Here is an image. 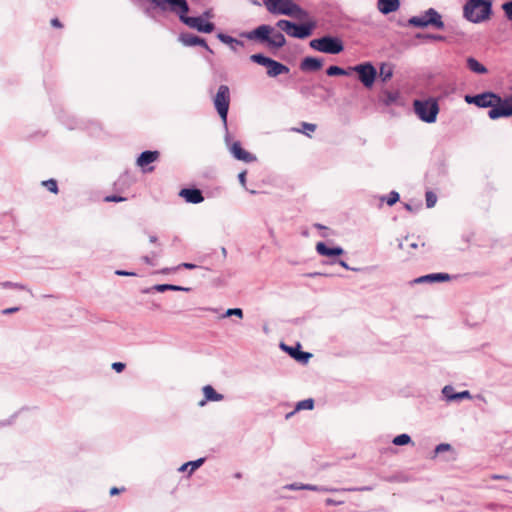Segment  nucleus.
<instances>
[{"label":"nucleus","mask_w":512,"mask_h":512,"mask_svg":"<svg viewBox=\"0 0 512 512\" xmlns=\"http://www.w3.org/2000/svg\"><path fill=\"white\" fill-rule=\"evenodd\" d=\"M241 37L266 43L273 49L282 48L286 44L285 36L281 32H274V28L266 24L260 25L252 31L241 33Z\"/></svg>","instance_id":"1"},{"label":"nucleus","mask_w":512,"mask_h":512,"mask_svg":"<svg viewBox=\"0 0 512 512\" xmlns=\"http://www.w3.org/2000/svg\"><path fill=\"white\" fill-rule=\"evenodd\" d=\"M283 489L285 490H312V491H331L337 494V497L335 498H327L325 501L328 505H338L344 503V495L347 492L350 491H365V490H371L372 487H360V488H342V489H332L326 486H320V485H311V484H303L299 482H292L290 484H287L283 486Z\"/></svg>","instance_id":"2"},{"label":"nucleus","mask_w":512,"mask_h":512,"mask_svg":"<svg viewBox=\"0 0 512 512\" xmlns=\"http://www.w3.org/2000/svg\"><path fill=\"white\" fill-rule=\"evenodd\" d=\"M263 5L273 15H286L299 19L307 16V12L292 0H263Z\"/></svg>","instance_id":"3"},{"label":"nucleus","mask_w":512,"mask_h":512,"mask_svg":"<svg viewBox=\"0 0 512 512\" xmlns=\"http://www.w3.org/2000/svg\"><path fill=\"white\" fill-rule=\"evenodd\" d=\"M407 24L408 26L422 29L433 27L438 30H443L445 28L442 15L434 8H429L420 15L410 17Z\"/></svg>","instance_id":"4"},{"label":"nucleus","mask_w":512,"mask_h":512,"mask_svg":"<svg viewBox=\"0 0 512 512\" xmlns=\"http://www.w3.org/2000/svg\"><path fill=\"white\" fill-rule=\"evenodd\" d=\"M464 17L473 23L487 19L491 13L489 0H468L463 8Z\"/></svg>","instance_id":"5"},{"label":"nucleus","mask_w":512,"mask_h":512,"mask_svg":"<svg viewBox=\"0 0 512 512\" xmlns=\"http://www.w3.org/2000/svg\"><path fill=\"white\" fill-rule=\"evenodd\" d=\"M309 46L313 50L326 54H339L344 50L343 41L339 37L331 35L312 39Z\"/></svg>","instance_id":"6"},{"label":"nucleus","mask_w":512,"mask_h":512,"mask_svg":"<svg viewBox=\"0 0 512 512\" xmlns=\"http://www.w3.org/2000/svg\"><path fill=\"white\" fill-rule=\"evenodd\" d=\"M414 112L420 120L426 123H434L439 113V105L435 99L415 100Z\"/></svg>","instance_id":"7"},{"label":"nucleus","mask_w":512,"mask_h":512,"mask_svg":"<svg viewBox=\"0 0 512 512\" xmlns=\"http://www.w3.org/2000/svg\"><path fill=\"white\" fill-rule=\"evenodd\" d=\"M250 60L254 63L265 66L267 68V75L269 77H277L281 74H287L289 72V67L286 65L260 53L251 55Z\"/></svg>","instance_id":"8"},{"label":"nucleus","mask_w":512,"mask_h":512,"mask_svg":"<svg viewBox=\"0 0 512 512\" xmlns=\"http://www.w3.org/2000/svg\"><path fill=\"white\" fill-rule=\"evenodd\" d=\"M214 106L227 129V115L230 104V89L227 85H220L213 99Z\"/></svg>","instance_id":"9"},{"label":"nucleus","mask_w":512,"mask_h":512,"mask_svg":"<svg viewBox=\"0 0 512 512\" xmlns=\"http://www.w3.org/2000/svg\"><path fill=\"white\" fill-rule=\"evenodd\" d=\"M464 100L468 104H474L479 108H491L502 102V98L493 92H483L477 95H465Z\"/></svg>","instance_id":"10"},{"label":"nucleus","mask_w":512,"mask_h":512,"mask_svg":"<svg viewBox=\"0 0 512 512\" xmlns=\"http://www.w3.org/2000/svg\"><path fill=\"white\" fill-rule=\"evenodd\" d=\"M225 144L228 151L235 159L245 163H252L257 160V157L254 154L242 148L239 141H232L228 132L225 135Z\"/></svg>","instance_id":"11"},{"label":"nucleus","mask_w":512,"mask_h":512,"mask_svg":"<svg viewBox=\"0 0 512 512\" xmlns=\"http://www.w3.org/2000/svg\"><path fill=\"white\" fill-rule=\"evenodd\" d=\"M349 70L358 74L360 82L367 88L372 87L377 76V70L370 62H364L353 67Z\"/></svg>","instance_id":"12"},{"label":"nucleus","mask_w":512,"mask_h":512,"mask_svg":"<svg viewBox=\"0 0 512 512\" xmlns=\"http://www.w3.org/2000/svg\"><path fill=\"white\" fill-rule=\"evenodd\" d=\"M488 116L492 120L512 116V96H508L504 100L502 99V102L499 104L492 106Z\"/></svg>","instance_id":"13"},{"label":"nucleus","mask_w":512,"mask_h":512,"mask_svg":"<svg viewBox=\"0 0 512 512\" xmlns=\"http://www.w3.org/2000/svg\"><path fill=\"white\" fill-rule=\"evenodd\" d=\"M178 40L183 46H201L204 49H206L210 54L214 53V51L209 47L204 38L194 35L192 33H181L178 37Z\"/></svg>","instance_id":"14"},{"label":"nucleus","mask_w":512,"mask_h":512,"mask_svg":"<svg viewBox=\"0 0 512 512\" xmlns=\"http://www.w3.org/2000/svg\"><path fill=\"white\" fill-rule=\"evenodd\" d=\"M315 28V22L309 21L305 23H293L292 32L290 33V37L297 39H305L309 37Z\"/></svg>","instance_id":"15"},{"label":"nucleus","mask_w":512,"mask_h":512,"mask_svg":"<svg viewBox=\"0 0 512 512\" xmlns=\"http://www.w3.org/2000/svg\"><path fill=\"white\" fill-rule=\"evenodd\" d=\"M442 394L447 402L461 401L464 399H472V395L468 390L455 392L451 385H446L442 389Z\"/></svg>","instance_id":"16"},{"label":"nucleus","mask_w":512,"mask_h":512,"mask_svg":"<svg viewBox=\"0 0 512 512\" xmlns=\"http://www.w3.org/2000/svg\"><path fill=\"white\" fill-rule=\"evenodd\" d=\"M451 279L448 273H431L420 276L411 281V284H431L436 282H446Z\"/></svg>","instance_id":"17"},{"label":"nucleus","mask_w":512,"mask_h":512,"mask_svg":"<svg viewBox=\"0 0 512 512\" xmlns=\"http://www.w3.org/2000/svg\"><path fill=\"white\" fill-rule=\"evenodd\" d=\"M179 196L184 198L187 203L199 204L204 201L202 191L197 188H184L179 192Z\"/></svg>","instance_id":"18"},{"label":"nucleus","mask_w":512,"mask_h":512,"mask_svg":"<svg viewBox=\"0 0 512 512\" xmlns=\"http://www.w3.org/2000/svg\"><path fill=\"white\" fill-rule=\"evenodd\" d=\"M281 348L287 351L292 358L300 363H307L312 357L311 353L300 350V344H297L296 347H290L282 343Z\"/></svg>","instance_id":"19"},{"label":"nucleus","mask_w":512,"mask_h":512,"mask_svg":"<svg viewBox=\"0 0 512 512\" xmlns=\"http://www.w3.org/2000/svg\"><path fill=\"white\" fill-rule=\"evenodd\" d=\"M204 399L199 402V406L203 407L208 401L219 402L224 399V395L215 391L211 385H206L202 389Z\"/></svg>","instance_id":"20"},{"label":"nucleus","mask_w":512,"mask_h":512,"mask_svg":"<svg viewBox=\"0 0 512 512\" xmlns=\"http://www.w3.org/2000/svg\"><path fill=\"white\" fill-rule=\"evenodd\" d=\"M316 251L321 256L334 257L340 256L344 253V250L340 246L329 248L324 242H318L316 244Z\"/></svg>","instance_id":"21"},{"label":"nucleus","mask_w":512,"mask_h":512,"mask_svg":"<svg viewBox=\"0 0 512 512\" xmlns=\"http://www.w3.org/2000/svg\"><path fill=\"white\" fill-rule=\"evenodd\" d=\"M322 66L323 61L315 57H305L300 63V68L303 71H317Z\"/></svg>","instance_id":"22"},{"label":"nucleus","mask_w":512,"mask_h":512,"mask_svg":"<svg viewBox=\"0 0 512 512\" xmlns=\"http://www.w3.org/2000/svg\"><path fill=\"white\" fill-rule=\"evenodd\" d=\"M399 6V0H378L377 3L378 10L384 15L395 12Z\"/></svg>","instance_id":"23"},{"label":"nucleus","mask_w":512,"mask_h":512,"mask_svg":"<svg viewBox=\"0 0 512 512\" xmlns=\"http://www.w3.org/2000/svg\"><path fill=\"white\" fill-rule=\"evenodd\" d=\"M158 157H159L158 151H149V150L144 151L139 155V157L137 159V165L144 168L148 164L156 161Z\"/></svg>","instance_id":"24"},{"label":"nucleus","mask_w":512,"mask_h":512,"mask_svg":"<svg viewBox=\"0 0 512 512\" xmlns=\"http://www.w3.org/2000/svg\"><path fill=\"white\" fill-rule=\"evenodd\" d=\"M466 65L469 70L477 74H485L487 69L484 65H482L477 59L474 57H468L466 59Z\"/></svg>","instance_id":"25"},{"label":"nucleus","mask_w":512,"mask_h":512,"mask_svg":"<svg viewBox=\"0 0 512 512\" xmlns=\"http://www.w3.org/2000/svg\"><path fill=\"white\" fill-rule=\"evenodd\" d=\"M205 459L204 458H199L197 460H194V461H189L187 463H184L183 465H181L179 468H178V471L180 472H186L188 471V476H190L192 474V472L196 469H198L200 466H202V464L204 463Z\"/></svg>","instance_id":"26"},{"label":"nucleus","mask_w":512,"mask_h":512,"mask_svg":"<svg viewBox=\"0 0 512 512\" xmlns=\"http://www.w3.org/2000/svg\"><path fill=\"white\" fill-rule=\"evenodd\" d=\"M152 289L157 292H165V291L189 292L191 290V288H189V287H183V286H178V285H173V284H157V285L153 286Z\"/></svg>","instance_id":"27"},{"label":"nucleus","mask_w":512,"mask_h":512,"mask_svg":"<svg viewBox=\"0 0 512 512\" xmlns=\"http://www.w3.org/2000/svg\"><path fill=\"white\" fill-rule=\"evenodd\" d=\"M393 76V66L389 63H382L379 68V77L383 82L389 81Z\"/></svg>","instance_id":"28"},{"label":"nucleus","mask_w":512,"mask_h":512,"mask_svg":"<svg viewBox=\"0 0 512 512\" xmlns=\"http://www.w3.org/2000/svg\"><path fill=\"white\" fill-rule=\"evenodd\" d=\"M217 38L219 39V41H221L224 44H228V45L237 44L240 46L244 45V43L242 41L237 40L236 38H233L232 36H229V35L221 33V32L217 34Z\"/></svg>","instance_id":"29"},{"label":"nucleus","mask_w":512,"mask_h":512,"mask_svg":"<svg viewBox=\"0 0 512 512\" xmlns=\"http://www.w3.org/2000/svg\"><path fill=\"white\" fill-rule=\"evenodd\" d=\"M293 23L294 22L292 21L281 19L277 21L276 27L279 28L281 31L285 32L288 36H290V33L292 32L293 28Z\"/></svg>","instance_id":"30"},{"label":"nucleus","mask_w":512,"mask_h":512,"mask_svg":"<svg viewBox=\"0 0 512 512\" xmlns=\"http://www.w3.org/2000/svg\"><path fill=\"white\" fill-rule=\"evenodd\" d=\"M326 74L331 77L332 76H344V75H348L349 71L345 70L339 66L332 65L327 68Z\"/></svg>","instance_id":"31"},{"label":"nucleus","mask_w":512,"mask_h":512,"mask_svg":"<svg viewBox=\"0 0 512 512\" xmlns=\"http://www.w3.org/2000/svg\"><path fill=\"white\" fill-rule=\"evenodd\" d=\"M412 442L411 437L408 434H400L393 438L392 443L396 446H404Z\"/></svg>","instance_id":"32"},{"label":"nucleus","mask_w":512,"mask_h":512,"mask_svg":"<svg viewBox=\"0 0 512 512\" xmlns=\"http://www.w3.org/2000/svg\"><path fill=\"white\" fill-rule=\"evenodd\" d=\"M313 407H314V400L309 398V399L299 401L295 406V411L312 410Z\"/></svg>","instance_id":"33"},{"label":"nucleus","mask_w":512,"mask_h":512,"mask_svg":"<svg viewBox=\"0 0 512 512\" xmlns=\"http://www.w3.org/2000/svg\"><path fill=\"white\" fill-rule=\"evenodd\" d=\"M302 129H294L297 132L303 133L307 136H310V133L314 132L317 128L316 124L302 122L301 123Z\"/></svg>","instance_id":"34"},{"label":"nucleus","mask_w":512,"mask_h":512,"mask_svg":"<svg viewBox=\"0 0 512 512\" xmlns=\"http://www.w3.org/2000/svg\"><path fill=\"white\" fill-rule=\"evenodd\" d=\"M42 185L46 187L50 192L57 194L58 193V185L57 181L54 179L45 180L42 182Z\"/></svg>","instance_id":"35"},{"label":"nucleus","mask_w":512,"mask_h":512,"mask_svg":"<svg viewBox=\"0 0 512 512\" xmlns=\"http://www.w3.org/2000/svg\"><path fill=\"white\" fill-rule=\"evenodd\" d=\"M425 198H426V206L428 208H432L435 206V204L437 202V196L434 192L427 191L425 194Z\"/></svg>","instance_id":"36"},{"label":"nucleus","mask_w":512,"mask_h":512,"mask_svg":"<svg viewBox=\"0 0 512 512\" xmlns=\"http://www.w3.org/2000/svg\"><path fill=\"white\" fill-rule=\"evenodd\" d=\"M236 316L238 318H243V311L240 308H229L226 310V312L223 314L222 317H231Z\"/></svg>","instance_id":"37"},{"label":"nucleus","mask_w":512,"mask_h":512,"mask_svg":"<svg viewBox=\"0 0 512 512\" xmlns=\"http://www.w3.org/2000/svg\"><path fill=\"white\" fill-rule=\"evenodd\" d=\"M0 286L3 288H13V289H21V290L26 289V287L24 285L19 284V283L10 282V281L1 282Z\"/></svg>","instance_id":"38"},{"label":"nucleus","mask_w":512,"mask_h":512,"mask_svg":"<svg viewBox=\"0 0 512 512\" xmlns=\"http://www.w3.org/2000/svg\"><path fill=\"white\" fill-rule=\"evenodd\" d=\"M417 38H422V39L431 40V41H443L445 39L443 36L438 35V34H425V35L418 34Z\"/></svg>","instance_id":"39"},{"label":"nucleus","mask_w":512,"mask_h":512,"mask_svg":"<svg viewBox=\"0 0 512 512\" xmlns=\"http://www.w3.org/2000/svg\"><path fill=\"white\" fill-rule=\"evenodd\" d=\"M399 193L396 191H392L389 193V195L386 198V203L389 206L394 205L399 200Z\"/></svg>","instance_id":"40"},{"label":"nucleus","mask_w":512,"mask_h":512,"mask_svg":"<svg viewBox=\"0 0 512 512\" xmlns=\"http://www.w3.org/2000/svg\"><path fill=\"white\" fill-rule=\"evenodd\" d=\"M157 257H158V254L155 252H152L151 255L143 256L142 260L147 265L155 266L156 265L155 258H157Z\"/></svg>","instance_id":"41"},{"label":"nucleus","mask_w":512,"mask_h":512,"mask_svg":"<svg viewBox=\"0 0 512 512\" xmlns=\"http://www.w3.org/2000/svg\"><path fill=\"white\" fill-rule=\"evenodd\" d=\"M398 99V94L394 92L387 91L385 92V103L390 105Z\"/></svg>","instance_id":"42"},{"label":"nucleus","mask_w":512,"mask_h":512,"mask_svg":"<svg viewBox=\"0 0 512 512\" xmlns=\"http://www.w3.org/2000/svg\"><path fill=\"white\" fill-rule=\"evenodd\" d=\"M504 12H505V15L506 17L509 19V20H512V0H509L507 2H505L502 6Z\"/></svg>","instance_id":"43"},{"label":"nucleus","mask_w":512,"mask_h":512,"mask_svg":"<svg viewBox=\"0 0 512 512\" xmlns=\"http://www.w3.org/2000/svg\"><path fill=\"white\" fill-rule=\"evenodd\" d=\"M215 29V24L213 22L206 21L204 25H202L201 30L199 32L201 33H211Z\"/></svg>","instance_id":"44"},{"label":"nucleus","mask_w":512,"mask_h":512,"mask_svg":"<svg viewBox=\"0 0 512 512\" xmlns=\"http://www.w3.org/2000/svg\"><path fill=\"white\" fill-rule=\"evenodd\" d=\"M452 447L450 444H447V443H441L439 445L436 446L435 448V454H440L442 452H445V451H449L451 450Z\"/></svg>","instance_id":"45"},{"label":"nucleus","mask_w":512,"mask_h":512,"mask_svg":"<svg viewBox=\"0 0 512 512\" xmlns=\"http://www.w3.org/2000/svg\"><path fill=\"white\" fill-rule=\"evenodd\" d=\"M126 198L117 195H109L104 198L105 202H123Z\"/></svg>","instance_id":"46"},{"label":"nucleus","mask_w":512,"mask_h":512,"mask_svg":"<svg viewBox=\"0 0 512 512\" xmlns=\"http://www.w3.org/2000/svg\"><path fill=\"white\" fill-rule=\"evenodd\" d=\"M15 418H16V414L12 415L8 419L0 420V429L12 425L14 420H15Z\"/></svg>","instance_id":"47"},{"label":"nucleus","mask_w":512,"mask_h":512,"mask_svg":"<svg viewBox=\"0 0 512 512\" xmlns=\"http://www.w3.org/2000/svg\"><path fill=\"white\" fill-rule=\"evenodd\" d=\"M112 369L115 370L117 373H120L125 369V364L122 362H114L112 364Z\"/></svg>","instance_id":"48"},{"label":"nucleus","mask_w":512,"mask_h":512,"mask_svg":"<svg viewBox=\"0 0 512 512\" xmlns=\"http://www.w3.org/2000/svg\"><path fill=\"white\" fill-rule=\"evenodd\" d=\"M178 268H185V269H188V270H193L195 268H197V265L193 264V263H188V262H184L182 264H180Z\"/></svg>","instance_id":"49"},{"label":"nucleus","mask_w":512,"mask_h":512,"mask_svg":"<svg viewBox=\"0 0 512 512\" xmlns=\"http://www.w3.org/2000/svg\"><path fill=\"white\" fill-rule=\"evenodd\" d=\"M115 274L118 276H136V273L126 270H116Z\"/></svg>","instance_id":"50"},{"label":"nucleus","mask_w":512,"mask_h":512,"mask_svg":"<svg viewBox=\"0 0 512 512\" xmlns=\"http://www.w3.org/2000/svg\"><path fill=\"white\" fill-rule=\"evenodd\" d=\"M238 180L243 187L246 186V171H242L238 174Z\"/></svg>","instance_id":"51"},{"label":"nucleus","mask_w":512,"mask_h":512,"mask_svg":"<svg viewBox=\"0 0 512 512\" xmlns=\"http://www.w3.org/2000/svg\"><path fill=\"white\" fill-rule=\"evenodd\" d=\"M340 266H342L346 270H352V271H359V268H352L350 267L344 260H338L337 261Z\"/></svg>","instance_id":"52"},{"label":"nucleus","mask_w":512,"mask_h":512,"mask_svg":"<svg viewBox=\"0 0 512 512\" xmlns=\"http://www.w3.org/2000/svg\"><path fill=\"white\" fill-rule=\"evenodd\" d=\"M125 491V488L124 487H121V488H118V487H112L109 491V494L111 496H114V495H117L121 492Z\"/></svg>","instance_id":"53"},{"label":"nucleus","mask_w":512,"mask_h":512,"mask_svg":"<svg viewBox=\"0 0 512 512\" xmlns=\"http://www.w3.org/2000/svg\"><path fill=\"white\" fill-rule=\"evenodd\" d=\"M17 311H19V307H11V308L3 309L2 310V314L8 315V314H11V313H14V312H17Z\"/></svg>","instance_id":"54"},{"label":"nucleus","mask_w":512,"mask_h":512,"mask_svg":"<svg viewBox=\"0 0 512 512\" xmlns=\"http://www.w3.org/2000/svg\"><path fill=\"white\" fill-rule=\"evenodd\" d=\"M51 25H52L53 27H56V28H61V27H62L61 22H60V21H59V19H57V18H53V19L51 20Z\"/></svg>","instance_id":"55"},{"label":"nucleus","mask_w":512,"mask_h":512,"mask_svg":"<svg viewBox=\"0 0 512 512\" xmlns=\"http://www.w3.org/2000/svg\"><path fill=\"white\" fill-rule=\"evenodd\" d=\"M149 241H150V243H156L157 242V237L155 235H151L149 237Z\"/></svg>","instance_id":"56"},{"label":"nucleus","mask_w":512,"mask_h":512,"mask_svg":"<svg viewBox=\"0 0 512 512\" xmlns=\"http://www.w3.org/2000/svg\"><path fill=\"white\" fill-rule=\"evenodd\" d=\"M249 1H250V3L252 5H255V6H260L261 5V3L259 1H257V0H249Z\"/></svg>","instance_id":"57"},{"label":"nucleus","mask_w":512,"mask_h":512,"mask_svg":"<svg viewBox=\"0 0 512 512\" xmlns=\"http://www.w3.org/2000/svg\"><path fill=\"white\" fill-rule=\"evenodd\" d=\"M297 411H295V409L291 412H289L288 414H286V419H289L290 417H292Z\"/></svg>","instance_id":"58"},{"label":"nucleus","mask_w":512,"mask_h":512,"mask_svg":"<svg viewBox=\"0 0 512 512\" xmlns=\"http://www.w3.org/2000/svg\"><path fill=\"white\" fill-rule=\"evenodd\" d=\"M314 226H315L317 229H327L324 225L319 224V223H316Z\"/></svg>","instance_id":"59"},{"label":"nucleus","mask_w":512,"mask_h":512,"mask_svg":"<svg viewBox=\"0 0 512 512\" xmlns=\"http://www.w3.org/2000/svg\"><path fill=\"white\" fill-rule=\"evenodd\" d=\"M503 479H504V477L499 476V475H494L493 476V480H503Z\"/></svg>","instance_id":"60"},{"label":"nucleus","mask_w":512,"mask_h":512,"mask_svg":"<svg viewBox=\"0 0 512 512\" xmlns=\"http://www.w3.org/2000/svg\"><path fill=\"white\" fill-rule=\"evenodd\" d=\"M170 270H171V269H169V268H165V269H163V270L161 271V273H163V274H167V273H169V272H170Z\"/></svg>","instance_id":"61"},{"label":"nucleus","mask_w":512,"mask_h":512,"mask_svg":"<svg viewBox=\"0 0 512 512\" xmlns=\"http://www.w3.org/2000/svg\"><path fill=\"white\" fill-rule=\"evenodd\" d=\"M410 247L416 249L418 247V244L417 243H411Z\"/></svg>","instance_id":"62"},{"label":"nucleus","mask_w":512,"mask_h":512,"mask_svg":"<svg viewBox=\"0 0 512 512\" xmlns=\"http://www.w3.org/2000/svg\"><path fill=\"white\" fill-rule=\"evenodd\" d=\"M210 16H211V14H210V12H209V11H207V12H205V13L203 14V17H210Z\"/></svg>","instance_id":"63"},{"label":"nucleus","mask_w":512,"mask_h":512,"mask_svg":"<svg viewBox=\"0 0 512 512\" xmlns=\"http://www.w3.org/2000/svg\"><path fill=\"white\" fill-rule=\"evenodd\" d=\"M226 253H227V252H226V249H225V248H222V254H223V255H226Z\"/></svg>","instance_id":"64"}]
</instances>
